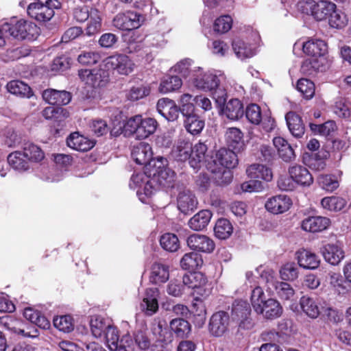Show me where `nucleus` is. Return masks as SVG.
Returning a JSON list of instances; mask_svg holds the SVG:
<instances>
[{
	"mask_svg": "<svg viewBox=\"0 0 351 351\" xmlns=\"http://www.w3.org/2000/svg\"><path fill=\"white\" fill-rule=\"evenodd\" d=\"M251 302L254 310L266 319H276L282 313V308L279 302L273 298L265 300V293L260 287L253 289Z\"/></svg>",
	"mask_w": 351,
	"mask_h": 351,
	"instance_id": "1",
	"label": "nucleus"
},
{
	"mask_svg": "<svg viewBox=\"0 0 351 351\" xmlns=\"http://www.w3.org/2000/svg\"><path fill=\"white\" fill-rule=\"evenodd\" d=\"M3 30L19 40H34L38 35V28L34 23L21 19L12 20L3 24Z\"/></svg>",
	"mask_w": 351,
	"mask_h": 351,
	"instance_id": "2",
	"label": "nucleus"
},
{
	"mask_svg": "<svg viewBox=\"0 0 351 351\" xmlns=\"http://www.w3.org/2000/svg\"><path fill=\"white\" fill-rule=\"evenodd\" d=\"M299 6L302 12L311 14L317 21L328 19L337 8L334 3L327 0H305L300 1Z\"/></svg>",
	"mask_w": 351,
	"mask_h": 351,
	"instance_id": "3",
	"label": "nucleus"
},
{
	"mask_svg": "<svg viewBox=\"0 0 351 351\" xmlns=\"http://www.w3.org/2000/svg\"><path fill=\"white\" fill-rule=\"evenodd\" d=\"M61 3L58 0H46L30 3L27 9L28 15L38 21H48L54 15V9H59Z\"/></svg>",
	"mask_w": 351,
	"mask_h": 351,
	"instance_id": "4",
	"label": "nucleus"
},
{
	"mask_svg": "<svg viewBox=\"0 0 351 351\" xmlns=\"http://www.w3.org/2000/svg\"><path fill=\"white\" fill-rule=\"evenodd\" d=\"M231 319L242 328H252L251 307L249 303L244 300L234 301L231 308Z\"/></svg>",
	"mask_w": 351,
	"mask_h": 351,
	"instance_id": "5",
	"label": "nucleus"
},
{
	"mask_svg": "<svg viewBox=\"0 0 351 351\" xmlns=\"http://www.w3.org/2000/svg\"><path fill=\"white\" fill-rule=\"evenodd\" d=\"M104 68L112 70L121 75H128L134 70V64L126 55L116 54L106 58L104 61Z\"/></svg>",
	"mask_w": 351,
	"mask_h": 351,
	"instance_id": "6",
	"label": "nucleus"
},
{
	"mask_svg": "<svg viewBox=\"0 0 351 351\" xmlns=\"http://www.w3.org/2000/svg\"><path fill=\"white\" fill-rule=\"evenodd\" d=\"M106 69H82L78 72L80 78L86 84L93 87H101L108 82L109 74Z\"/></svg>",
	"mask_w": 351,
	"mask_h": 351,
	"instance_id": "7",
	"label": "nucleus"
},
{
	"mask_svg": "<svg viewBox=\"0 0 351 351\" xmlns=\"http://www.w3.org/2000/svg\"><path fill=\"white\" fill-rule=\"evenodd\" d=\"M192 83L197 89L212 90L217 88L220 80L219 77L213 73H202V68L197 67L193 70Z\"/></svg>",
	"mask_w": 351,
	"mask_h": 351,
	"instance_id": "8",
	"label": "nucleus"
},
{
	"mask_svg": "<svg viewBox=\"0 0 351 351\" xmlns=\"http://www.w3.org/2000/svg\"><path fill=\"white\" fill-rule=\"evenodd\" d=\"M132 157L138 165L145 167H154L156 161L152 160L153 152L151 146L146 143L141 142L134 145L132 150Z\"/></svg>",
	"mask_w": 351,
	"mask_h": 351,
	"instance_id": "9",
	"label": "nucleus"
},
{
	"mask_svg": "<svg viewBox=\"0 0 351 351\" xmlns=\"http://www.w3.org/2000/svg\"><path fill=\"white\" fill-rule=\"evenodd\" d=\"M178 209L184 214H189L196 209L197 199L195 194L189 189L180 188L177 197Z\"/></svg>",
	"mask_w": 351,
	"mask_h": 351,
	"instance_id": "10",
	"label": "nucleus"
},
{
	"mask_svg": "<svg viewBox=\"0 0 351 351\" xmlns=\"http://www.w3.org/2000/svg\"><path fill=\"white\" fill-rule=\"evenodd\" d=\"M238 152L226 148H221L217 151L215 156V159L213 160L216 165H221V167H219L217 172L221 173L222 171V167L227 169H232L237 166L238 163V158L237 153ZM213 173L217 172L216 169L212 170Z\"/></svg>",
	"mask_w": 351,
	"mask_h": 351,
	"instance_id": "11",
	"label": "nucleus"
},
{
	"mask_svg": "<svg viewBox=\"0 0 351 351\" xmlns=\"http://www.w3.org/2000/svg\"><path fill=\"white\" fill-rule=\"evenodd\" d=\"M186 243L191 250L204 253H211L215 247L213 239L203 234H191L187 238Z\"/></svg>",
	"mask_w": 351,
	"mask_h": 351,
	"instance_id": "12",
	"label": "nucleus"
},
{
	"mask_svg": "<svg viewBox=\"0 0 351 351\" xmlns=\"http://www.w3.org/2000/svg\"><path fill=\"white\" fill-rule=\"evenodd\" d=\"M229 322V315L225 311H218L211 316L208 329L212 335L219 337L227 331Z\"/></svg>",
	"mask_w": 351,
	"mask_h": 351,
	"instance_id": "13",
	"label": "nucleus"
},
{
	"mask_svg": "<svg viewBox=\"0 0 351 351\" xmlns=\"http://www.w3.org/2000/svg\"><path fill=\"white\" fill-rule=\"evenodd\" d=\"M324 260L332 265H337L345 257L343 248L337 243H328L321 248Z\"/></svg>",
	"mask_w": 351,
	"mask_h": 351,
	"instance_id": "14",
	"label": "nucleus"
},
{
	"mask_svg": "<svg viewBox=\"0 0 351 351\" xmlns=\"http://www.w3.org/2000/svg\"><path fill=\"white\" fill-rule=\"evenodd\" d=\"M43 100L51 105L64 106L71 100V95L66 90L49 88L42 93Z\"/></svg>",
	"mask_w": 351,
	"mask_h": 351,
	"instance_id": "15",
	"label": "nucleus"
},
{
	"mask_svg": "<svg viewBox=\"0 0 351 351\" xmlns=\"http://www.w3.org/2000/svg\"><path fill=\"white\" fill-rule=\"evenodd\" d=\"M292 202L285 195H278L269 198L265 203L266 209L274 214L283 213L287 211Z\"/></svg>",
	"mask_w": 351,
	"mask_h": 351,
	"instance_id": "16",
	"label": "nucleus"
},
{
	"mask_svg": "<svg viewBox=\"0 0 351 351\" xmlns=\"http://www.w3.org/2000/svg\"><path fill=\"white\" fill-rule=\"evenodd\" d=\"M158 112L169 121L176 120L179 117V108L175 101L169 98H162L158 101Z\"/></svg>",
	"mask_w": 351,
	"mask_h": 351,
	"instance_id": "17",
	"label": "nucleus"
},
{
	"mask_svg": "<svg viewBox=\"0 0 351 351\" xmlns=\"http://www.w3.org/2000/svg\"><path fill=\"white\" fill-rule=\"evenodd\" d=\"M158 291L156 288L146 289L140 307L147 315L151 316L157 312L158 309Z\"/></svg>",
	"mask_w": 351,
	"mask_h": 351,
	"instance_id": "18",
	"label": "nucleus"
},
{
	"mask_svg": "<svg viewBox=\"0 0 351 351\" xmlns=\"http://www.w3.org/2000/svg\"><path fill=\"white\" fill-rule=\"evenodd\" d=\"M330 224L329 218L321 216L308 217L302 222V228L310 232H319L327 229Z\"/></svg>",
	"mask_w": 351,
	"mask_h": 351,
	"instance_id": "19",
	"label": "nucleus"
},
{
	"mask_svg": "<svg viewBox=\"0 0 351 351\" xmlns=\"http://www.w3.org/2000/svg\"><path fill=\"white\" fill-rule=\"evenodd\" d=\"M289 176L293 179L296 184L303 186H309L313 182V176L307 168L302 165H294L289 169Z\"/></svg>",
	"mask_w": 351,
	"mask_h": 351,
	"instance_id": "20",
	"label": "nucleus"
},
{
	"mask_svg": "<svg viewBox=\"0 0 351 351\" xmlns=\"http://www.w3.org/2000/svg\"><path fill=\"white\" fill-rule=\"evenodd\" d=\"M296 258L300 267L306 269H315L320 264L317 254L307 250L302 249L296 252Z\"/></svg>",
	"mask_w": 351,
	"mask_h": 351,
	"instance_id": "21",
	"label": "nucleus"
},
{
	"mask_svg": "<svg viewBox=\"0 0 351 351\" xmlns=\"http://www.w3.org/2000/svg\"><path fill=\"white\" fill-rule=\"evenodd\" d=\"M285 119L291 134L295 138H302L305 132L302 118L295 112L291 111L286 114Z\"/></svg>",
	"mask_w": 351,
	"mask_h": 351,
	"instance_id": "22",
	"label": "nucleus"
},
{
	"mask_svg": "<svg viewBox=\"0 0 351 351\" xmlns=\"http://www.w3.org/2000/svg\"><path fill=\"white\" fill-rule=\"evenodd\" d=\"M67 145L75 150L87 152L93 147L94 144L78 132H73L66 139Z\"/></svg>",
	"mask_w": 351,
	"mask_h": 351,
	"instance_id": "23",
	"label": "nucleus"
},
{
	"mask_svg": "<svg viewBox=\"0 0 351 351\" xmlns=\"http://www.w3.org/2000/svg\"><path fill=\"white\" fill-rule=\"evenodd\" d=\"M226 140L229 148L240 152L244 149L243 133L237 128H230L226 132Z\"/></svg>",
	"mask_w": 351,
	"mask_h": 351,
	"instance_id": "24",
	"label": "nucleus"
},
{
	"mask_svg": "<svg viewBox=\"0 0 351 351\" xmlns=\"http://www.w3.org/2000/svg\"><path fill=\"white\" fill-rule=\"evenodd\" d=\"M152 160H154L156 161V165L154 167H147V168L149 170L153 169L154 176L158 174L160 178L165 180L166 182L164 183V184H171V182L173 180V172H172L169 169H165L167 163V159L162 156H158L156 158H154L152 157Z\"/></svg>",
	"mask_w": 351,
	"mask_h": 351,
	"instance_id": "25",
	"label": "nucleus"
},
{
	"mask_svg": "<svg viewBox=\"0 0 351 351\" xmlns=\"http://www.w3.org/2000/svg\"><path fill=\"white\" fill-rule=\"evenodd\" d=\"M303 51L311 57L325 56L327 45L322 40H309L302 44Z\"/></svg>",
	"mask_w": 351,
	"mask_h": 351,
	"instance_id": "26",
	"label": "nucleus"
},
{
	"mask_svg": "<svg viewBox=\"0 0 351 351\" xmlns=\"http://www.w3.org/2000/svg\"><path fill=\"white\" fill-rule=\"evenodd\" d=\"M273 143L277 149L279 156L285 162H290L295 159V153L291 146L282 137H276Z\"/></svg>",
	"mask_w": 351,
	"mask_h": 351,
	"instance_id": "27",
	"label": "nucleus"
},
{
	"mask_svg": "<svg viewBox=\"0 0 351 351\" xmlns=\"http://www.w3.org/2000/svg\"><path fill=\"white\" fill-rule=\"evenodd\" d=\"M246 173L250 178L262 179L266 182L272 180L273 174L271 170L264 165L253 164L246 170Z\"/></svg>",
	"mask_w": 351,
	"mask_h": 351,
	"instance_id": "28",
	"label": "nucleus"
},
{
	"mask_svg": "<svg viewBox=\"0 0 351 351\" xmlns=\"http://www.w3.org/2000/svg\"><path fill=\"white\" fill-rule=\"evenodd\" d=\"M212 213L208 210H202L195 215L189 221V227L195 231H201L208 224Z\"/></svg>",
	"mask_w": 351,
	"mask_h": 351,
	"instance_id": "29",
	"label": "nucleus"
},
{
	"mask_svg": "<svg viewBox=\"0 0 351 351\" xmlns=\"http://www.w3.org/2000/svg\"><path fill=\"white\" fill-rule=\"evenodd\" d=\"M222 111L230 120H237L241 118L244 114L243 104L238 99H230Z\"/></svg>",
	"mask_w": 351,
	"mask_h": 351,
	"instance_id": "30",
	"label": "nucleus"
},
{
	"mask_svg": "<svg viewBox=\"0 0 351 351\" xmlns=\"http://www.w3.org/2000/svg\"><path fill=\"white\" fill-rule=\"evenodd\" d=\"M169 278V267L161 263H154L149 276L150 281L154 284L165 282Z\"/></svg>",
	"mask_w": 351,
	"mask_h": 351,
	"instance_id": "31",
	"label": "nucleus"
},
{
	"mask_svg": "<svg viewBox=\"0 0 351 351\" xmlns=\"http://www.w3.org/2000/svg\"><path fill=\"white\" fill-rule=\"evenodd\" d=\"M7 90L11 94L22 97L29 98L32 95L31 88L25 83L20 80H12L8 83Z\"/></svg>",
	"mask_w": 351,
	"mask_h": 351,
	"instance_id": "32",
	"label": "nucleus"
},
{
	"mask_svg": "<svg viewBox=\"0 0 351 351\" xmlns=\"http://www.w3.org/2000/svg\"><path fill=\"white\" fill-rule=\"evenodd\" d=\"M9 165L15 170L24 171L29 169V160L23 156V152L16 151L8 156Z\"/></svg>",
	"mask_w": 351,
	"mask_h": 351,
	"instance_id": "33",
	"label": "nucleus"
},
{
	"mask_svg": "<svg viewBox=\"0 0 351 351\" xmlns=\"http://www.w3.org/2000/svg\"><path fill=\"white\" fill-rule=\"evenodd\" d=\"M182 81L177 75H168L163 77L159 86V91L162 93H168L176 91L181 88Z\"/></svg>",
	"mask_w": 351,
	"mask_h": 351,
	"instance_id": "34",
	"label": "nucleus"
},
{
	"mask_svg": "<svg viewBox=\"0 0 351 351\" xmlns=\"http://www.w3.org/2000/svg\"><path fill=\"white\" fill-rule=\"evenodd\" d=\"M321 205L324 209L338 212L346 207L347 201L339 196L326 197L321 200Z\"/></svg>",
	"mask_w": 351,
	"mask_h": 351,
	"instance_id": "35",
	"label": "nucleus"
},
{
	"mask_svg": "<svg viewBox=\"0 0 351 351\" xmlns=\"http://www.w3.org/2000/svg\"><path fill=\"white\" fill-rule=\"evenodd\" d=\"M203 263L202 256L196 252L185 254L180 261L183 269L193 271L201 267Z\"/></svg>",
	"mask_w": 351,
	"mask_h": 351,
	"instance_id": "36",
	"label": "nucleus"
},
{
	"mask_svg": "<svg viewBox=\"0 0 351 351\" xmlns=\"http://www.w3.org/2000/svg\"><path fill=\"white\" fill-rule=\"evenodd\" d=\"M302 311L311 318H317L320 314V309L317 302L312 298L304 295L300 301Z\"/></svg>",
	"mask_w": 351,
	"mask_h": 351,
	"instance_id": "37",
	"label": "nucleus"
},
{
	"mask_svg": "<svg viewBox=\"0 0 351 351\" xmlns=\"http://www.w3.org/2000/svg\"><path fill=\"white\" fill-rule=\"evenodd\" d=\"M232 48L236 56L241 60L251 58L255 54L254 48L240 39L233 41Z\"/></svg>",
	"mask_w": 351,
	"mask_h": 351,
	"instance_id": "38",
	"label": "nucleus"
},
{
	"mask_svg": "<svg viewBox=\"0 0 351 351\" xmlns=\"http://www.w3.org/2000/svg\"><path fill=\"white\" fill-rule=\"evenodd\" d=\"M23 149V156L27 158L29 161L38 162L45 158V154L43 150L38 145L32 143H25Z\"/></svg>",
	"mask_w": 351,
	"mask_h": 351,
	"instance_id": "39",
	"label": "nucleus"
},
{
	"mask_svg": "<svg viewBox=\"0 0 351 351\" xmlns=\"http://www.w3.org/2000/svg\"><path fill=\"white\" fill-rule=\"evenodd\" d=\"M193 146L190 142L180 141L173 150V153L178 160L185 161L189 160L190 161Z\"/></svg>",
	"mask_w": 351,
	"mask_h": 351,
	"instance_id": "40",
	"label": "nucleus"
},
{
	"mask_svg": "<svg viewBox=\"0 0 351 351\" xmlns=\"http://www.w3.org/2000/svg\"><path fill=\"white\" fill-rule=\"evenodd\" d=\"M233 231V227L229 220L219 219L214 228L215 235L219 239H226L230 237Z\"/></svg>",
	"mask_w": 351,
	"mask_h": 351,
	"instance_id": "41",
	"label": "nucleus"
},
{
	"mask_svg": "<svg viewBox=\"0 0 351 351\" xmlns=\"http://www.w3.org/2000/svg\"><path fill=\"white\" fill-rule=\"evenodd\" d=\"M184 125L187 132L193 135H197L202 131L205 123L198 115L195 114L184 119Z\"/></svg>",
	"mask_w": 351,
	"mask_h": 351,
	"instance_id": "42",
	"label": "nucleus"
},
{
	"mask_svg": "<svg viewBox=\"0 0 351 351\" xmlns=\"http://www.w3.org/2000/svg\"><path fill=\"white\" fill-rule=\"evenodd\" d=\"M170 328L178 337L184 338L191 332V325L185 319L178 318L170 322Z\"/></svg>",
	"mask_w": 351,
	"mask_h": 351,
	"instance_id": "43",
	"label": "nucleus"
},
{
	"mask_svg": "<svg viewBox=\"0 0 351 351\" xmlns=\"http://www.w3.org/2000/svg\"><path fill=\"white\" fill-rule=\"evenodd\" d=\"M207 151V146L203 143H198L193 147L191 160L189 164L193 169L199 167V164L204 160Z\"/></svg>",
	"mask_w": 351,
	"mask_h": 351,
	"instance_id": "44",
	"label": "nucleus"
},
{
	"mask_svg": "<svg viewBox=\"0 0 351 351\" xmlns=\"http://www.w3.org/2000/svg\"><path fill=\"white\" fill-rule=\"evenodd\" d=\"M158 126L157 121L153 118L141 117L140 127L138 128V136L140 138H145L154 133Z\"/></svg>",
	"mask_w": 351,
	"mask_h": 351,
	"instance_id": "45",
	"label": "nucleus"
},
{
	"mask_svg": "<svg viewBox=\"0 0 351 351\" xmlns=\"http://www.w3.org/2000/svg\"><path fill=\"white\" fill-rule=\"evenodd\" d=\"M110 324L109 322H107L105 319L101 317H93L90 322L93 335L96 338L101 337L109 327Z\"/></svg>",
	"mask_w": 351,
	"mask_h": 351,
	"instance_id": "46",
	"label": "nucleus"
},
{
	"mask_svg": "<svg viewBox=\"0 0 351 351\" xmlns=\"http://www.w3.org/2000/svg\"><path fill=\"white\" fill-rule=\"evenodd\" d=\"M136 345L141 350H147L152 346V339L149 332L145 330H137L134 334Z\"/></svg>",
	"mask_w": 351,
	"mask_h": 351,
	"instance_id": "47",
	"label": "nucleus"
},
{
	"mask_svg": "<svg viewBox=\"0 0 351 351\" xmlns=\"http://www.w3.org/2000/svg\"><path fill=\"white\" fill-rule=\"evenodd\" d=\"M272 293L276 294L282 300H289L293 299L295 291L289 283L279 282L277 286L275 287Z\"/></svg>",
	"mask_w": 351,
	"mask_h": 351,
	"instance_id": "48",
	"label": "nucleus"
},
{
	"mask_svg": "<svg viewBox=\"0 0 351 351\" xmlns=\"http://www.w3.org/2000/svg\"><path fill=\"white\" fill-rule=\"evenodd\" d=\"M104 335L105 337L106 344L111 351L114 350L118 348V343L120 340L118 329L115 326L110 324Z\"/></svg>",
	"mask_w": 351,
	"mask_h": 351,
	"instance_id": "49",
	"label": "nucleus"
},
{
	"mask_svg": "<svg viewBox=\"0 0 351 351\" xmlns=\"http://www.w3.org/2000/svg\"><path fill=\"white\" fill-rule=\"evenodd\" d=\"M160 243L163 249L169 252H176L180 247L177 236L171 233L162 235L160 239Z\"/></svg>",
	"mask_w": 351,
	"mask_h": 351,
	"instance_id": "50",
	"label": "nucleus"
},
{
	"mask_svg": "<svg viewBox=\"0 0 351 351\" xmlns=\"http://www.w3.org/2000/svg\"><path fill=\"white\" fill-rule=\"evenodd\" d=\"M296 88L306 99H311L315 94L314 83L306 78L300 79L297 82Z\"/></svg>",
	"mask_w": 351,
	"mask_h": 351,
	"instance_id": "51",
	"label": "nucleus"
},
{
	"mask_svg": "<svg viewBox=\"0 0 351 351\" xmlns=\"http://www.w3.org/2000/svg\"><path fill=\"white\" fill-rule=\"evenodd\" d=\"M298 267L294 263H286L280 270V277L284 280H294L298 277Z\"/></svg>",
	"mask_w": 351,
	"mask_h": 351,
	"instance_id": "52",
	"label": "nucleus"
},
{
	"mask_svg": "<svg viewBox=\"0 0 351 351\" xmlns=\"http://www.w3.org/2000/svg\"><path fill=\"white\" fill-rule=\"evenodd\" d=\"M53 325L59 330L70 332L73 330V318L70 315H62L53 319Z\"/></svg>",
	"mask_w": 351,
	"mask_h": 351,
	"instance_id": "53",
	"label": "nucleus"
},
{
	"mask_svg": "<svg viewBox=\"0 0 351 351\" xmlns=\"http://www.w3.org/2000/svg\"><path fill=\"white\" fill-rule=\"evenodd\" d=\"M328 23L330 27L340 29L347 25L348 19L344 13L335 9V11L329 15Z\"/></svg>",
	"mask_w": 351,
	"mask_h": 351,
	"instance_id": "54",
	"label": "nucleus"
},
{
	"mask_svg": "<svg viewBox=\"0 0 351 351\" xmlns=\"http://www.w3.org/2000/svg\"><path fill=\"white\" fill-rule=\"evenodd\" d=\"M101 60L99 52L95 51H84L77 57V61L81 64L92 65Z\"/></svg>",
	"mask_w": 351,
	"mask_h": 351,
	"instance_id": "55",
	"label": "nucleus"
},
{
	"mask_svg": "<svg viewBox=\"0 0 351 351\" xmlns=\"http://www.w3.org/2000/svg\"><path fill=\"white\" fill-rule=\"evenodd\" d=\"M101 18L97 14V10L90 12V19L86 29V33L88 36H93L97 34L101 29Z\"/></svg>",
	"mask_w": 351,
	"mask_h": 351,
	"instance_id": "56",
	"label": "nucleus"
},
{
	"mask_svg": "<svg viewBox=\"0 0 351 351\" xmlns=\"http://www.w3.org/2000/svg\"><path fill=\"white\" fill-rule=\"evenodd\" d=\"M245 117L251 123L258 125L262 120L260 107L255 104L249 105L245 110Z\"/></svg>",
	"mask_w": 351,
	"mask_h": 351,
	"instance_id": "57",
	"label": "nucleus"
},
{
	"mask_svg": "<svg viewBox=\"0 0 351 351\" xmlns=\"http://www.w3.org/2000/svg\"><path fill=\"white\" fill-rule=\"evenodd\" d=\"M261 280L265 284L267 291L273 292L279 281L273 270H265L261 274Z\"/></svg>",
	"mask_w": 351,
	"mask_h": 351,
	"instance_id": "58",
	"label": "nucleus"
},
{
	"mask_svg": "<svg viewBox=\"0 0 351 351\" xmlns=\"http://www.w3.org/2000/svg\"><path fill=\"white\" fill-rule=\"evenodd\" d=\"M232 25V20L230 16H221L215 20L214 30L219 34H224L230 29Z\"/></svg>",
	"mask_w": 351,
	"mask_h": 351,
	"instance_id": "59",
	"label": "nucleus"
},
{
	"mask_svg": "<svg viewBox=\"0 0 351 351\" xmlns=\"http://www.w3.org/2000/svg\"><path fill=\"white\" fill-rule=\"evenodd\" d=\"M319 186L327 191H333L339 186L337 180L330 175H322L318 178Z\"/></svg>",
	"mask_w": 351,
	"mask_h": 351,
	"instance_id": "60",
	"label": "nucleus"
},
{
	"mask_svg": "<svg viewBox=\"0 0 351 351\" xmlns=\"http://www.w3.org/2000/svg\"><path fill=\"white\" fill-rule=\"evenodd\" d=\"M149 88L145 86H134L127 93L126 97L130 101H136L147 96L149 94Z\"/></svg>",
	"mask_w": 351,
	"mask_h": 351,
	"instance_id": "61",
	"label": "nucleus"
},
{
	"mask_svg": "<svg viewBox=\"0 0 351 351\" xmlns=\"http://www.w3.org/2000/svg\"><path fill=\"white\" fill-rule=\"evenodd\" d=\"M192 63V60L189 58H184L172 66L171 70L175 73L181 74L184 77H186L190 73V69Z\"/></svg>",
	"mask_w": 351,
	"mask_h": 351,
	"instance_id": "62",
	"label": "nucleus"
},
{
	"mask_svg": "<svg viewBox=\"0 0 351 351\" xmlns=\"http://www.w3.org/2000/svg\"><path fill=\"white\" fill-rule=\"evenodd\" d=\"M167 292L171 296L180 298L184 293V285L178 280H172L167 285Z\"/></svg>",
	"mask_w": 351,
	"mask_h": 351,
	"instance_id": "63",
	"label": "nucleus"
},
{
	"mask_svg": "<svg viewBox=\"0 0 351 351\" xmlns=\"http://www.w3.org/2000/svg\"><path fill=\"white\" fill-rule=\"evenodd\" d=\"M126 16L130 31L138 28L145 20L142 14L136 12H126Z\"/></svg>",
	"mask_w": 351,
	"mask_h": 351,
	"instance_id": "64",
	"label": "nucleus"
}]
</instances>
